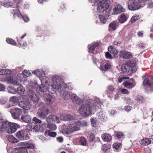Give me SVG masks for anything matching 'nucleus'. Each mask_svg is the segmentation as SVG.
Instances as JSON below:
<instances>
[{
	"label": "nucleus",
	"mask_w": 153,
	"mask_h": 153,
	"mask_svg": "<svg viewBox=\"0 0 153 153\" xmlns=\"http://www.w3.org/2000/svg\"><path fill=\"white\" fill-rule=\"evenodd\" d=\"M101 105L98 98H96L94 100H89L81 105L79 112L82 116L88 117L100 109Z\"/></svg>",
	"instance_id": "f257e3e1"
},
{
	"label": "nucleus",
	"mask_w": 153,
	"mask_h": 153,
	"mask_svg": "<svg viewBox=\"0 0 153 153\" xmlns=\"http://www.w3.org/2000/svg\"><path fill=\"white\" fill-rule=\"evenodd\" d=\"M51 80L52 84L48 85V91L50 93L53 94L56 90L60 91L65 88V83L62 80L61 77L59 75H55L53 76Z\"/></svg>",
	"instance_id": "f03ea898"
},
{
	"label": "nucleus",
	"mask_w": 153,
	"mask_h": 153,
	"mask_svg": "<svg viewBox=\"0 0 153 153\" xmlns=\"http://www.w3.org/2000/svg\"><path fill=\"white\" fill-rule=\"evenodd\" d=\"M87 125V122L84 121H77L70 124L64 129L63 134L71 139L73 136L72 134L73 132L80 130L81 127L86 126Z\"/></svg>",
	"instance_id": "7ed1b4c3"
},
{
	"label": "nucleus",
	"mask_w": 153,
	"mask_h": 153,
	"mask_svg": "<svg viewBox=\"0 0 153 153\" xmlns=\"http://www.w3.org/2000/svg\"><path fill=\"white\" fill-rule=\"evenodd\" d=\"M33 73L34 74L39 76L42 84V86H39L37 87L36 88L37 91L38 92H39V91H42L44 93V92L46 91L47 90L48 91V85L45 84L47 83L48 78L45 76V72L41 70H37L34 71Z\"/></svg>",
	"instance_id": "20e7f679"
},
{
	"label": "nucleus",
	"mask_w": 153,
	"mask_h": 153,
	"mask_svg": "<svg viewBox=\"0 0 153 153\" xmlns=\"http://www.w3.org/2000/svg\"><path fill=\"white\" fill-rule=\"evenodd\" d=\"M19 127L17 124L5 121L0 127V133L5 131L7 133L11 134L15 132Z\"/></svg>",
	"instance_id": "39448f33"
},
{
	"label": "nucleus",
	"mask_w": 153,
	"mask_h": 153,
	"mask_svg": "<svg viewBox=\"0 0 153 153\" xmlns=\"http://www.w3.org/2000/svg\"><path fill=\"white\" fill-rule=\"evenodd\" d=\"M92 3L93 5H97V11L102 13L107 10L110 4L106 0H88Z\"/></svg>",
	"instance_id": "423d86ee"
},
{
	"label": "nucleus",
	"mask_w": 153,
	"mask_h": 153,
	"mask_svg": "<svg viewBox=\"0 0 153 153\" xmlns=\"http://www.w3.org/2000/svg\"><path fill=\"white\" fill-rule=\"evenodd\" d=\"M23 75L22 74H18L16 76H10L5 78V80L8 83L15 85L20 84L22 80Z\"/></svg>",
	"instance_id": "0eeeda50"
},
{
	"label": "nucleus",
	"mask_w": 153,
	"mask_h": 153,
	"mask_svg": "<svg viewBox=\"0 0 153 153\" xmlns=\"http://www.w3.org/2000/svg\"><path fill=\"white\" fill-rule=\"evenodd\" d=\"M21 98L23 100L19 103V105L21 107L25 110L24 111L25 114L27 113H28L27 110L31 107V104L30 100L28 99H26V96L22 95L21 97Z\"/></svg>",
	"instance_id": "6e6552de"
},
{
	"label": "nucleus",
	"mask_w": 153,
	"mask_h": 153,
	"mask_svg": "<svg viewBox=\"0 0 153 153\" xmlns=\"http://www.w3.org/2000/svg\"><path fill=\"white\" fill-rule=\"evenodd\" d=\"M131 68L133 72H135L137 70V67L135 61L132 60L128 64H123L122 67L121 69L123 72L126 73L129 71Z\"/></svg>",
	"instance_id": "1a4fd4ad"
},
{
	"label": "nucleus",
	"mask_w": 153,
	"mask_h": 153,
	"mask_svg": "<svg viewBox=\"0 0 153 153\" xmlns=\"http://www.w3.org/2000/svg\"><path fill=\"white\" fill-rule=\"evenodd\" d=\"M27 94L29 98L34 103V108H37L40 105L39 97L32 90H29L27 91Z\"/></svg>",
	"instance_id": "9d476101"
},
{
	"label": "nucleus",
	"mask_w": 153,
	"mask_h": 153,
	"mask_svg": "<svg viewBox=\"0 0 153 153\" xmlns=\"http://www.w3.org/2000/svg\"><path fill=\"white\" fill-rule=\"evenodd\" d=\"M16 136L21 140H27L29 139L28 132L27 131H20L16 133Z\"/></svg>",
	"instance_id": "9b49d317"
},
{
	"label": "nucleus",
	"mask_w": 153,
	"mask_h": 153,
	"mask_svg": "<svg viewBox=\"0 0 153 153\" xmlns=\"http://www.w3.org/2000/svg\"><path fill=\"white\" fill-rule=\"evenodd\" d=\"M128 4V9L131 10H137L140 7L139 4L135 0H129Z\"/></svg>",
	"instance_id": "f8f14e48"
},
{
	"label": "nucleus",
	"mask_w": 153,
	"mask_h": 153,
	"mask_svg": "<svg viewBox=\"0 0 153 153\" xmlns=\"http://www.w3.org/2000/svg\"><path fill=\"white\" fill-rule=\"evenodd\" d=\"M10 112L12 116L15 119H18L19 115L22 114V109L17 108H15L10 109Z\"/></svg>",
	"instance_id": "ddd939ff"
},
{
	"label": "nucleus",
	"mask_w": 153,
	"mask_h": 153,
	"mask_svg": "<svg viewBox=\"0 0 153 153\" xmlns=\"http://www.w3.org/2000/svg\"><path fill=\"white\" fill-rule=\"evenodd\" d=\"M37 114L38 116L40 118L45 119L48 114V110L45 108H39Z\"/></svg>",
	"instance_id": "4468645a"
},
{
	"label": "nucleus",
	"mask_w": 153,
	"mask_h": 153,
	"mask_svg": "<svg viewBox=\"0 0 153 153\" xmlns=\"http://www.w3.org/2000/svg\"><path fill=\"white\" fill-rule=\"evenodd\" d=\"M13 10L12 13L14 16H17L20 18H23L25 22H27L29 21V18L27 16L25 15L23 16L20 13L19 10L17 8H16L14 9H13Z\"/></svg>",
	"instance_id": "2eb2a0df"
},
{
	"label": "nucleus",
	"mask_w": 153,
	"mask_h": 153,
	"mask_svg": "<svg viewBox=\"0 0 153 153\" xmlns=\"http://www.w3.org/2000/svg\"><path fill=\"white\" fill-rule=\"evenodd\" d=\"M143 85L144 86L149 88L151 91L153 92V81L152 79L148 78L145 79L143 81Z\"/></svg>",
	"instance_id": "dca6fc26"
},
{
	"label": "nucleus",
	"mask_w": 153,
	"mask_h": 153,
	"mask_svg": "<svg viewBox=\"0 0 153 153\" xmlns=\"http://www.w3.org/2000/svg\"><path fill=\"white\" fill-rule=\"evenodd\" d=\"M60 119L64 121H70L75 120L76 118L71 115L66 114H62L60 116Z\"/></svg>",
	"instance_id": "f3484780"
},
{
	"label": "nucleus",
	"mask_w": 153,
	"mask_h": 153,
	"mask_svg": "<svg viewBox=\"0 0 153 153\" xmlns=\"http://www.w3.org/2000/svg\"><path fill=\"white\" fill-rule=\"evenodd\" d=\"M18 145L22 146L21 148H24L25 149H33L34 148V146L33 144L29 143L28 141L19 143Z\"/></svg>",
	"instance_id": "a211bd4d"
},
{
	"label": "nucleus",
	"mask_w": 153,
	"mask_h": 153,
	"mask_svg": "<svg viewBox=\"0 0 153 153\" xmlns=\"http://www.w3.org/2000/svg\"><path fill=\"white\" fill-rule=\"evenodd\" d=\"M125 11V9L120 4H118L115 6L113 10V14L117 15Z\"/></svg>",
	"instance_id": "6ab92c4d"
},
{
	"label": "nucleus",
	"mask_w": 153,
	"mask_h": 153,
	"mask_svg": "<svg viewBox=\"0 0 153 153\" xmlns=\"http://www.w3.org/2000/svg\"><path fill=\"white\" fill-rule=\"evenodd\" d=\"M120 56L124 59H129L133 56L132 54L126 51H122L120 53Z\"/></svg>",
	"instance_id": "aec40b11"
},
{
	"label": "nucleus",
	"mask_w": 153,
	"mask_h": 153,
	"mask_svg": "<svg viewBox=\"0 0 153 153\" xmlns=\"http://www.w3.org/2000/svg\"><path fill=\"white\" fill-rule=\"evenodd\" d=\"M44 100L48 105H51L54 102L55 99L51 95L48 94H46L44 96Z\"/></svg>",
	"instance_id": "412c9836"
},
{
	"label": "nucleus",
	"mask_w": 153,
	"mask_h": 153,
	"mask_svg": "<svg viewBox=\"0 0 153 153\" xmlns=\"http://www.w3.org/2000/svg\"><path fill=\"white\" fill-rule=\"evenodd\" d=\"M123 85L128 89H131L135 86L136 83L134 81H126L123 82Z\"/></svg>",
	"instance_id": "4be33fe9"
},
{
	"label": "nucleus",
	"mask_w": 153,
	"mask_h": 153,
	"mask_svg": "<svg viewBox=\"0 0 153 153\" xmlns=\"http://www.w3.org/2000/svg\"><path fill=\"white\" fill-rule=\"evenodd\" d=\"M64 89L63 90H61L60 91H58L59 92L60 94V96L65 99H68L70 97V94L69 92L67 91H66L64 90Z\"/></svg>",
	"instance_id": "5701e85b"
},
{
	"label": "nucleus",
	"mask_w": 153,
	"mask_h": 153,
	"mask_svg": "<svg viewBox=\"0 0 153 153\" xmlns=\"http://www.w3.org/2000/svg\"><path fill=\"white\" fill-rule=\"evenodd\" d=\"M71 97L72 101L76 104H80L82 101V100L75 94L72 95Z\"/></svg>",
	"instance_id": "b1692460"
},
{
	"label": "nucleus",
	"mask_w": 153,
	"mask_h": 153,
	"mask_svg": "<svg viewBox=\"0 0 153 153\" xmlns=\"http://www.w3.org/2000/svg\"><path fill=\"white\" fill-rule=\"evenodd\" d=\"M101 137L103 141L106 142H109L112 140L111 135L105 133L102 135Z\"/></svg>",
	"instance_id": "393cba45"
},
{
	"label": "nucleus",
	"mask_w": 153,
	"mask_h": 153,
	"mask_svg": "<svg viewBox=\"0 0 153 153\" xmlns=\"http://www.w3.org/2000/svg\"><path fill=\"white\" fill-rule=\"evenodd\" d=\"M108 51L114 55L115 58H117V54L118 52V51L117 49L114 48L112 46H109L108 48Z\"/></svg>",
	"instance_id": "a878e982"
},
{
	"label": "nucleus",
	"mask_w": 153,
	"mask_h": 153,
	"mask_svg": "<svg viewBox=\"0 0 153 153\" xmlns=\"http://www.w3.org/2000/svg\"><path fill=\"white\" fill-rule=\"evenodd\" d=\"M12 153H28L26 149L24 148H16L13 150Z\"/></svg>",
	"instance_id": "bb28decb"
},
{
	"label": "nucleus",
	"mask_w": 153,
	"mask_h": 153,
	"mask_svg": "<svg viewBox=\"0 0 153 153\" xmlns=\"http://www.w3.org/2000/svg\"><path fill=\"white\" fill-rule=\"evenodd\" d=\"M109 16L108 15H100L99 16V18L101 23L105 24L108 19Z\"/></svg>",
	"instance_id": "cd10ccee"
},
{
	"label": "nucleus",
	"mask_w": 153,
	"mask_h": 153,
	"mask_svg": "<svg viewBox=\"0 0 153 153\" xmlns=\"http://www.w3.org/2000/svg\"><path fill=\"white\" fill-rule=\"evenodd\" d=\"M99 43L98 42H96L94 44L88 45V48L89 52L91 53H93L94 49L97 47Z\"/></svg>",
	"instance_id": "c85d7f7f"
},
{
	"label": "nucleus",
	"mask_w": 153,
	"mask_h": 153,
	"mask_svg": "<svg viewBox=\"0 0 153 153\" xmlns=\"http://www.w3.org/2000/svg\"><path fill=\"white\" fill-rule=\"evenodd\" d=\"M140 143L143 145L147 146L151 143L150 140L147 138L142 139L140 141Z\"/></svg>",
	"instance_id": "c756f323"
},
{
	"label": "nucleus",
	"mask_w": 153,
	"mask_h": 153,
	"mask_svg": "<svg viewBox=\"0 0 153 153\" xmlns=\"http://www.w3.org/2000/svg\"><path fill=\"white\" fill-rule=\"evenodd\" d=\"M7 138L8 140L12 143H16L19 142V140L12 135H8Z\"/></svg>",
	"instance_id": "7c9ffc66"
},
{
	"label": "nucleus",
	"mask_w": 153,
	"mask_h": 153,
	"mask_svg": "<svg viewBox=\"0 0 153 153\" xmlns=\"http://www.w3.org/2000/svg\"><path fill=\"white\" fill-rule=\"evenodd\" d=\"M33 131L36 132H42L43 131L44 128L42 126H41L35 125L32 128Z\"/></svg>",
	"instance_id": "2f4dec72"
},
{
	"label": "nucleus",
	"mask_w": 153,
	"mask_h": 153,
	"mask_svg": "<svg viewBox=\"0 0 153 153\" xmlns=\"http://www.w3.org/2000/svg\"><path fill=\"white\" fill-rule=\"evenodd\" d=\"M49 119H52L53 123V122L56 123H59L60 122L58 117L56 115H49V118L48 119V120Z\"/></svg>",
	"instance_id": "473e14b6"
},
{
	"label": "nucleus",
	"mask_w": 153,
	"mask_h": 153,
	"mask_svg": "<svg viewBox=\"0 0 153 153\" xmlns=\"http://www.w3.org/2000/svg\"><path fill=\"white\" fill-rule=\"evenodd\" d=\"M44 135L46 137L49 136L51 137H55L56 136V133L55 132H51L49 130H48L45 132Z\"/></svg>",
	"instance_id": "72a5a7b5"
},
{
	"label": "nucleus",
	"mask_w": 153,
	"mask_h": 153,
	"mask_svg": "<svg viewBox=\"0 0 153 153\" xmlns=\"http://www.w3.org/2000/svg\"><path fill=\"white\" fill-rule=\"evenodd\" d=\"M21 118L23 121L26 123L30 122L31 120L30 116L29 115H23L21 116Z\"/></svg>",
	"instance_id": "f704fd0d"
},
{
	"label": "nucleus",
	"mask_w": 153,
	"mask_h": 153,
	"mask_svg": "<svg viewBox=\"0 0 153 153\" xmlns=\"http://www.w3.org/2000/svg\"><path fill=\"white\" fill-rule=\"evenodd\" d=\"M141 16L138 14H135L131 17V23H134L140 18Z\"/></svg>",
	"instance_id": "c9c22d12"
},
{
	"label": "nucleus",
	"mask_w": 153,
	"mask_h": 153,
	"mask_svg": "<svg viewBox=\"0 0 153 153\" xmlns=\"http://www.w3.org/2000/svg\"><path fill=\"white\" fill-rule=\"evenodd\" d=\"M111 65L109 63H106L103 66V65H100V68L101 70L106 71L109 69L111 68Z\"/></svg>",
	"instance_id": "e433bc0d"
},
{
	"label": "nucleus",
	"mask_w": 153,
	"mask_h": 153,
	"mask_svg": "<svg viewBox=\"0 0 153 153\" xmlns=\"http://www.w3.org/2000/svg\"><path fill=\"white\" fill-rule=\"evenodd\" d=\"M13 3L9 0H4L3 3V5L6 7H9L13 5Z\"/></svg>",
	"instance_id": "4c0bfd02"
},
{
	"label": "nucleus",
	"mask_w": 153,
	"mask_h": 153,
	"mask_svg": "<svg viewBox=\"0 0 153 153\" xmlns=\"http://www.w3.org/2000/svg\"><path fill=\"white\" fill-rule=\"evenodd\" d=\"M97 116L102 121H104L106 118L105 114L102 111L99 112Z\"/></svg>",
	"instance_id": "58836bf2"
},
{
	"label": "nucleus",
	"mask_w": 153,
	"mask_h": 153,
	"mask_svg": "<svg viewBox=\"0 0 153 153\" xmlns=\"http://www.w3.org/2000/svg\"><path fill=\"white\" fill-rule=\"evenodd\" d=\"M1 73L2 74H11L12 71H13L14 70L13 69L12 70L7 69H1Z\"/></svg>",
	"instance_id": "ea45409f"
},
{
	"label": "nucleus",
	"mask_w": 153,
	"mask_h": 153,
	"mask_svg": "<svg viewBox=\"0 0 153 153\" xmlns=\"http://www.w3.org/2000/svg\"><path fill=\"white\" fill-rule=\"evenodd\" d=\"M111 145L108 144H105L102 146V149L105 153L107 151L111 148Z\"/></svg>",
	"instance_id": "a19ab883"
},
{
	"label": "nucleus",
	"mask_w": 153,
	"mask_h": 153,
	"mask_svg": "<svg viewBox=\"0 0 153 153\" xmlns=\"http://www.w3.org/2000/svg\"><path fill=\"white\" fill-rule=\"evenodd\" d=\"M127 20V18L124 14H122L120 15L119 19V21L121 23H123L125 22Z\"/></svg>",
	"instance_id": "79ce46f5"
},
{
	"label": "nucleus",
	"mask_w": 153,
	"mask_h": 153,
	"mask_svg": "<svg viewBox=\"0 0 153 153\" xmlns=\"http://www.w3.org/2000/svg\"><path fill=\"white\" fill-rule=\"evenodd\" d=\"M17 91L18 93L19 94H23L25 91V89L22 85H20L18 87Z\"/></svg>",
	"instance_id": "37998d69"
},
{
	"label": "nucleus",
	"mask_w": 153,
	"mask_h": 153,
	"mask_svg": "<svg viewBox=\"0 0 153 153\" xmlns=\"http://www.w3.org/2000/svg\"><path fill=\"white\" fill-rule=\"evenodd\" d=\"M7 90L10 93L14 94L16 92V89L12 86L8 87L7 88Z\"/></svg>",
	"instance_id": "c03bdc74"
},
{
	"label": "nucleus",
	"mask_w": 153,
	"mask_h": 153,
	"mask_svg": "<svg viewBox=\"0 0 153 153\" xmlns=\"http://www.w3.org/2000/svg\"><path fill=\"white\" fill-rule=\"evenodd\" d=\"M48 126L49 128L53 131L56 130L57 128L56 125L53 124H48Z\"/></svg>",
	"instance_id": "a18cd8bd"
},
{
	"label": "nucleus",
	"mask_w": 153,
	"mask_h": 153,
	"mask_svg": "<svg viewBox=\"0 0 153 153\" xmlns=\"http://www.w3.org/2000/svg\"><path fill=\"white\" fill-rule=\"evenodd\" d=\"M6 41L9 44H11L13 45H16L15 42L11 38H7L6 39Z\"/></svg>",
	"instance_id": "49530a36"
},
{
	"label": "nucleus",
	"mask_w": 153,
	"mask_h": 153,
	"mask_svg": "<svg viewBox=\"0 0 153 153\" xmlns=\"http://www.w3.org/2000/svg\"><path fill=\"white\" fill-rule=\"evenodd\" d=\"M10 103L13 102L14 103H17L18 101V98L16 97H12L10 100Z\"/></svg>",
	"instance_id": "de8ad7c7"
},
{
	"label": "nucleus",
	"mask_w": 153,
	"mask_h": 153,
	"mask_svg": "<svg viewBox=\"0 0 153 153\" xmlns=\"http://www.w3.org/2000/svg\"><path fill=\"white\" fill-rule=\"evenodd\" d=\"M80 143L83 146H85L86 145V139L84 137H81L80 139Z\"/></svg>",
	"instance_id": "09e8293b"
},
{
	"label": "nucleus",
	"mask_w": 153,
	"mask_h": 153,
	"mask_svg": "<svg viewBox=\"0 0 153 153\" xmlns=\"http://www.w3.org/2000/svg\"><path fill=\"white\" fill-rule=\"evenodd\" d=\"M121 146V144L120 143H116L113 145V147L116 149H118Z\"/></svg>",
	"instance_id": "8fccbe9b"
},
{
	"label": "nucleus",
	"mask_w": 153,
	"mask_h": 153,
	"mask_svg": "<svg viewBox=\"0 0 153 153\" xmlns=\"http://www.w3.org/2000/svg\"><path fill=\"white\" fill-rule=\"evenodd\" d=\"M29 85L30 88H35L38 86L37 84L35 82H30Z\"/></svg>",
	"instance_id": "3c124183"
},
{
	"label": "nucleus",
	"mask_w": 153,
	"mask_h": 153,
	"mask_svg": "<svg viewBox=\"0 0 153 153\" xmlns=\"http://www.w3.org/2000/svg\"><path fill=\"white\" fill-rule=\"evenodd\" d=\"M91 123L93 127H95L98 125V123L94 119L92 118L91 120Z\"/></svg>",
	"instance_id": "603ef678"
},
{
	"label": "nucleus",
	"mask_w": 153,
	"mask_h": 153,
	"mask_svg": "<svg viewBox=\"0 0 153 153\" xmlns=\"http://www.w3.org/2000/svg\"><path fill=\"white\" fill-rule=\"evenodd\" d=\"M116 24L115 22H113L110 23L109 25V27L112 30H115L116 29Z\"/></svg>",
	"instance_id": "864d4df0"
},
{
	"label": "nucleus",
	"mask_w": 153,
	"mask_h": 153,
	"mask_svg": "<svg viewBox=\"0 0 153 153\" xmlns=\"http://www.w3.org/2000/svg\"><path fill=\"white\" fill-rule=\"evenodd\" d=\"M128 79V77H126L124 76H120L118 78V80L119 82L121 83L124 79Z\"/></svg>",
	"instance_id": "5fc2aeb1"
},
{
	"label": "nucleus",
	"mask_w": 153,
	"mask_h": 153,
	"mask_svg": "<svg viewBox=\"0 0 153 153\" xmlns=\"http://www.w3.org/2000/svg\"><path fill=\"white\" fill-rule=\"evenodd\" d=\"M22 74L26 76H29L31 73L29 71L25 70L22 72Z\"/></svg>",
	"instance_id": "6e6d98bb"
},
{
	"label": "nucleus",
	"mask_w": 153,
	"mask_h": 153,
	"mask_svg": "<svg viewBox=\"0 0 153 153\" xmlns=\"http://www.w3.org/2000/svg\"><path fill=\"white\" fill-rule=\"evenodd\" d=\"M33 120L36 123H42V121L37 118L36 117H34L33 118Z\"/></svg>",
	"instance_id": "4d7b16f0"
},
{
	"label": "nucleus",
	"mask_w": 153,
	"mask_h": 153,
	"mask_svg": "<svg viewBox=\"0 0 153 153\" xmlns=\"http://www.w3.org/2000/svg\"><path fill=\"white\" fill-rule=\"evenodd\" d=\"M108 112L111 116H112L114 115L117 113V112L115 110L111 109L109 110Z\"/></svg>",
	"instance_id": "13d9d810"
},
{
	"label": "nucleus",
	"mask_w": 153,
	"mask_h": 153,
	"mask_svg": "<svg viewBox=\"0 0 153 153\" xmlns=\"http://www.w3.org/2000/svg\"><path fill=\"white\" fill-rule=\"evenodd\" d=\"M17 41L19 42V44L20 45L19 46L20 47H25L27 45L26 42H25V43H22L21 42V41L19 39L17 40Z\"/></svg>",
	"instance_id": "bf43d9fd"
},
{
	"label": "nucleus",
	"mask_w": 153,
	"mask_h": 153,
	"mask_svg": "<svg viewBox=\"0 0 153 153\" xmlns=\"http://www.w3.org/2000/svg\"><path fill=\"white\" fill-rule=\"evenodd\" d=\"M105 57L108 59H112V58L111 55L108 52H107L105 53Z\"/></svg>",
	"instance_id": "052dcab7"
},
{
	"label": "nucleus",
	"mask_w": 153,
	"mask_h": 153,
	"mask_svg": "<svg viewBox=\"0 0 153 153\" xmlns=\"http://www.w3.org/2000/svg\"><path fill=\"white\" fill-rule=\"evenodd\" d=\"M121 43V42L118 40H116L113 42L114 45H120Z\"/></svg>",
	"instance_id": "680f3d73"
},
{
	"label": "nucleus",
	"mask_w": 153,
	"mask_h": 153,
	"mask_svg": "<svg viewBox=\"0 0 153 153\" xmlns=\"http://www.w3.org/2000/svg\"><path fill=\"white\" fill-rule=\"evenodd\" d=\"M120 91L123 94H127L128 92V90L125 88L121 89Z\"/></svg>",
	"instance_id": "e2e57ef3"
},
{
	"label": "nucleus",
	"mask_w": 153,
	"mask_h": 153,
	"mask_svg": "<svg viewBox=\"0 0 153 153\" xmlns=\"http://www.w3.org/2000/svg\"><path fill=\"white\" fill-rule=\"evenodd\" d=\"M5 89V87L2 84H0V91H4Z\"/></svg>",
	"instance_id": "0e129e2a"
},
{
	"label": "nucleus",
	"mask_w": 153,
	"mask_h": 153,
	"mask_svg": "<svg viewBox=\"0 0 153 153\" xmlns=\"http://www.w3.org/2000/svg\"><path fill=\"white\" fill-rule=\"evenodd\" d=\"M108 89L111 91H113L114 90L113 86L111 85L108 86L107 87Z\"/></svg>",
	"instance_id": "69168bd1"
},
{
	"label": "nucleus",
	"mask_w": 153,
	"mask_h": 153,
	"mask_svg": "<svg viewBox=\"0 0 153 153\" xmlns=\"http://www.w3.org/2000/svg\"><path fill=\"white\" fill-rule=\"evenodd\" d=\"M131 107L129 106H126L125 107L124 109L125 110L129 111L131 109Z\"/></svg>",
	"instance_id": "338daca9"
},
{
	"label": "nucleus",
	"mask_w": 153,
	"mask_h": 153,
	"mask_svg": "<svg viewBox=\"0 0 153 153\" xmlns=\"http://www.w3.org/2000/svg\"><path fill=\"white\" fill-rule=\"evenodd\" d=\"M117 136L119 138H121L123 136V134L120 132H118L117 134Z\"/></svg>",
	"instance_id": "774afa93"
}]
</instances>
